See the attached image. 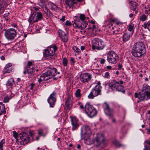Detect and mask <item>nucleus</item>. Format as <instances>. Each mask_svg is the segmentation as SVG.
<instances>
[{
  "mask_svg": "<svg viewBox=\"0 0 150 150\" xmlns=\"http://www.w3.org/2000/svg\"><path fill=\"white\" fill-rule=\"evenodd\" d=\"M4 20H5L6 21H8L9 18L8 17H7V15L6 14H4Z\"/></svg>",
  "mask_w": 150,
  "mask_h": 150,
  "instance_id": "52",
  "label": "nucleus"
},
{
  "mask_svg": "<svg viewBox=\"0 0 150 150\" xmlns=\"http://www.w3.org/2000/svg\"><path fill=\"white\" fill-rule=\"evenodd\" d=\"M27 72L29 78H32L34 76L35 69L34 65L32 62L30 61L28 62L26 70L23 72V74L24 75Z\"/></svg>",
  "mask_w": 150,
  "mask_h": 150,
  "instance_id": "9",
  "label": "nucleus"
},
{
  "mask_svg": "<svg viewBox=\"0 0 150 150\" xmlns=\"http://www.w3.org/2000/svg\"><path fill=\"white\" fill-rule=\"evenodd\" d=\"M118 59V55L114 51H111L108 52L107 55V60L110 64H116Z\"/></svg>",
  "mask_w": 150,
  "mask_h": 150,
  "instance_id": "10",
  "label": "nucleus"
},
{
  "mask_svg": "<svg viewBox=\"0 0 150 150\" xmlns=\"http://www.w3.org/2000/svg\"><path fill=\"white\" fill-rule=\"evenodd\" d=\"M50 8L52 10H56L57 9V6L54 4L51 3L50 5Z\"/></svg>",
  "mask_w": 150,
  "mask_h": 150,
  "instance_id": "38",
  "label": "nucleus"
},
{
  "mask_svg": "<svg viewBox=\"0 0 150 150\" xmlns=\"http://www.w3.org/2000/svg\"><path fill=\"white\" fill-rule=\"evenodd\" d=\"M92 48L93 50H101L104 49L105 44L102 40L98 38L94 39L92 41Z\"/></svg>",
  "mask_w": 150,
  "mask_h": 150,
  "instance_id": "8",
  "label": "nucleus"
},
{
  "mask_svg": "<svg viewBox=\"0 0 150 150\" xmlns=\"http://www.w3.org/2000/svg\"><path fill=\"white\" fill-rule=\"evenodd\" d=\"M144 150H150V141L146 142V144Z\"/></svg>",
  "mask_w": 150,
  "mask_h": 150,
  "instance_id": "29",
  "label": "nucleus"
},
{
  "mask_svg": "<svg viewBox=\"0 0 150 150\" xmlns=\"http://www.w3.org/2000/svg\"><path fill=\"white\" fill-rule=\"evenodd\" d=\"M71 97L70 96H68L65 103H69L71 102Z\"/></svg>",
  "mask_w": 150,
  "mask_h": 150,
  "instance_id": "46",
  "label": "nucleus"
},
{
  "mask_svg": "<svg viewBox=\"0 0 150 150\" xmlns=\"http://www.w3.org/2000/svg\"><path fill=\"white\" fill-rule=\"evenodd\" d=\"M145 29H147L150 32V20L147 22H145L142 25Z\"/></svg>",
  "mask_w": 150,
  "mask_h": 150,
  "instance_id": "26",
  "label": "nucleus"
},
{
  "mask_svg": "<svg viewBox=\"0 0 150 150\" xmlns=\"http://www.w3.org/2000/svg\"><path fill=\"white\" fill-rule=\"evenodd\" d=\"M123 82L122 80L117 81L115 80H113L108 84V86L113 91H118L122 92L123 93H125V91L124 89V87L122 85Z\"/></svg>",
  "mask_w": 150,
  "mask_h": 150,
  "instance_id": "6",
  "label": "nucleus"
},
{
  "mask_svg": "<svg viewBox=\"0 0 150 150\" xmlns=\"http://www.w3.org/2000/svg\"><path fill=\"white\" fill-rule=\"evenodd\" d=\"M123 24V23H122L119 22L115 21V23L114 24L116 25H117L120 26H121Z\"/></svg>",
  "mask_w": 150,
  "mask_h": 150,
  "instance_id": "47",
  "label": "nucleus"
},
{
  "mask_svg": "<svg viewBox=\"0 0 150 150\" xmlns=\"http://www.w3.org/2000/svg\"><path fill=\"white\" fill-rule=\"evenodd\" d=\"M1 105L3 106L4 105L3 104H0V115H1L3 112L2 110L1 109Z\"/></svg>",
  "mask_w": 150,
  "mask_h": 150,
  "instance_id": "51",
  "label": "nucleus"
},
{
  "mask_svg": "<svg viewBox=\"0 0 150 150\" xmlns=\"http://www.w3.org/2000/svg\"><path fill=\"white\" fill-rule=\"evenodd\" d=\"M65 16H63L62 17V18H61L60 19V20L61 21H65Z\"/></svg>",
  "mask_w": 150,
  "mask_h": 150,
  "instance_id": "54",
  "label": "nucleus"
},
{
  "mask_svg": "<svg viewBox=\"0 0 150 150\" xmlns=\"http://www.w3.org/2000/svg\"><path fill=\"white\" fill-rule=\"evenodd\" d=\"M134 96L138 103L150 99V86L146 84H144L142 91L139 93H135Z\"/></svg>",
  "mask_w": 150,
  "mask_h": 150,
  "instance_id": "1",
  "label": "nucleus"
},
{
  "mask_svg": "<svg viewBox=\"0 0 150 150\" xmlns=\"http://www.w3.org/2000/svg\"><path fill=\"white\" fill-rule=\"evenodd\" d=\"M0 58L2 60H4L5 59V57L4 56L2 55L1 56Z\"/></svg>",
  "mask_w": 150,
  "mask_h": 150,
  "instance_id": "58",
  "label": "nucleus"
},
{
  "mask_svg": "<svg viewBox=\"0 0 150 150\" xmlns=\"http://www.w3.org/2000/svg\"><path fill=\"white\" fill-rule=\"evenodd\" d=\"M57 49V47L56 46L52 45L48 47L45 51L44 56L45 58L49 59L51 63H53L54 62L53 55Z\"/></svg>",
  "mask_w": 150,
  "mask_h": 150,
  "instance_id": "7",
  "label": "nucleus"
},
{
  "mask_svg": "<svg viewBox=\"0 0 150 150\" xmlns=\"http://www.w3.org/2000/svg\"><path fill=\"white\" fill-rule=\"evenodd\" d=\"M131 36V33H129L127 32L124 33L122 36L123 41L125 42L129 40Z\"/></svg>",
  "mask_w": 150,
  "mask_h": 150,
  "instance_id": "25",
  "label": "nucleus"
},
{
  "mask_svg": "<svg viewBox=\"0 0 150 150\" xmlns=\"http://www.w3.org/2000/svg\"><path fill=\"white\" fill-rule=\"evenodd\" d=\"M96 28V26L95 25H93L92 28V30L93 31H94V30Z\"/></svg>",
  "mask_w": 150,
  "mask_h": 150,
  "instance_id": "59",
  "label": "nucleus"
},
{
  "mask_svg": "<svg viewBox=\"0 0 150 150\" xmlns=\"http://www.w3.org/2000/svg\"><path fill=\"white\" fill-rule=\"evenodd\" d=\"M5 36L8 40H12L16 37L17 33L16 30L13 28H10L5 30Z\"/></svg>",
  "mask_w": 150,
  "mask_h": 150,
  "instance_id": "14",
  "label": "nucleus"
},
{
  "mask_svg": "<svg viewBox=\"0 0 150 150\" xmlns=\"http://www.w3.org/2000/svg\"><path fill=\"white\" fill-rule=\"evenodd\" d=\"M81 90L79 89L76 91L75 93V95L77 98H79L81 96Z\"/></svg>",
  "mask_w": 150,
  "mask_h": 150,
  "instance_id": "28",
  "label": "nucleus"
},
{
  "mask_svg": "<svg viewBox=\"0 0 150 150\" xmlns=\"http://www.w3.org/2000/svg\"><path fill=\"white\" fill-rule=\"evenodd\" d=\"M112 143L117 146H120L121 145L119 142L116 139H114L113 140Z\"/></svg>",
  "mask_w": 150,
  "mask_h": 150,
  "instance_id": "32",
  "label": "nucleus"
},
{
  "mask_svg": "<svg viewBox=\"0 0 150 150\" xmlns=\"http://www.w3.org/2000/svg\"><path fill=\"white\" fill-rule=\"evenodd\" d=\"M34 85V84H33V83L31 84H30V88L31 90H33V88Z\"/></svg>",
  "mask_w": 150,
  "mask_h": 150,
  "instance_id": "55",
  "label": "nucleus"
},
{
  "mask_svg": "<svg viewBox=\"0 0 150 150\" xmlns=\"http://www.w3.org/2000/svg\"><path fill=\"white\" fill-rule=\"evenodd\" d=\"M146 52L145 45L141 42L134 43L132 50V54L134 57H140Z\"/></svg>",
  "mask_w": 150,
  "mask_h": 150,
  "instance_id": "2",
  "label": "nucleus"
},
{
  "mask_svg": "<svg viewBox=\"0 0 150 150\" xmlns=\"http://www.w3.org/2000/svg\"><path fill=\"white\" fill-rule=\"evenodd\" d=\"M62 64L64 67L67 66L68 64V60L66 58H64L62 60Z\"/></svg>",
  "mask_w": 150,
  "mask_h": 150,
  "instance_id": "30",
  "label": "nucleus"
},
{
  "mask_svg": "<svg viewBox=\"0 0 150 150\" xmlns=\"http://www.w3.org/2000/svg\"><path fill=\"white\" fill-rule=\"evenodd\" d=\"M91 78V75L88 73L81 74L80 80L83 82H86L88 81Z\"/></svg>",
  "mask_w": 150,
  "mask_h": 150,
  "instance_id": "19",
  "label": "nucleus"
},
{
  "mask_svg": "<svg viewBox=\"0 0 150 150\" xmlns=\"http://www.w3.org/2000/svg\"><path fill=\"white\" fill-rule=\"evenodd\" d=\"M38 134L40 136H43L45 137V134L43 133V130L42 129H39L38 130Z\"/></svg>",
  "mask_w": 150,
  "mask_h": 150,
  "instance_id": "34",
  "label": "nucleus"
},
{
  "mask_svg": "<svg viewBox=\"0 0 150 150\" xmlns=\"http://www.w3.org/2000/svg\"><path fill=\"white\" fill-rule=\"evenodd\" d=\"M71 22L69 21H67L65 22V25L67 26H70L71 25Z\"/></svg>",
  "mask_w": 150,
  "mask_h": 150,
  "instance_id": "48",
  "label": "nucleus"
},
{
  "mask_svg": "<svg viewBox=\"0 0 150 150\" xmlns=\"http://www.w3.org/2000/svg\"><path fill=\"white\" fill-rule=\"evenodd\" d=\"M112 122L113 123H115L116 122V120L115 118H113L111 119Z\"/></svg>",
  "mask_w": 150,
  "mask_h": 150,
  "instance_id": "53",
  "label": "nucleus"
},
{
  "mask_svg": "<svg viewBox=\"0 0 150 150\" xmlns=\"http://www.w3.org/2000/svg\"><path fill=\"white\" fill-rule=\"evenodd\" d=\"M100 84V82H98V85L96 86L95 87L92 89L88 96L89 98H93L94 97L101 94V86Z\"/></svg>",
  "mask_w": 150,
  "mask_h": 150,
  "instance_id": "13",
  "label": "nucleus"
},
{
  "mask_svg": "<svg viewBox=\"0 0 150 150\" xmlns=\"http://www.w3.org/2000/svg\"><path fill=\"white\" fill-rule=\"evenodd\" d=\"M43 18V15L40 12L34 11L30 16L28 21L30 23H34L41 20Z\"/></svg>",
  "mask_w": 150,
  "mask_h": 150,
  "instance_id": "11",
  "label": "nucleus"
},
{
  "mask_svg": "<svg viewBox=\"0 0 150 150\" xmlns=\"http://www.w3.org/2000/svg\"><path fill=\"white\" fill-rule=\"evenodd\" d=\"M5 142V140L3 139L0 142V149L3 150V144Z\"/></svg>",
  "mask_w": 150,
  "mask_h": 150,
  "instance_id": "36",
  "label": "nucleus"
},
{
  "mask_svg": "<svg viewBox=\"0 0 150 150\" xmlns=\"http://www.w3.org/2000/svg\"><path fill=\"white\" fill-rule=\"evenodd\" d=\"M114 28L113 27H112V29L111 30V32H112V33L113 34H117L118 32V30H117L116 31L114 30Z\"/></svg>",
  "mask_w": 150,
  "mask_h": 150,
  "instance_id": "43",
  "label": "nucleus"
},
{
  "mask_svg": "<svg viewBox=\"0 0 150 150\" xmlns=\"http://www.w3.org/2000/svg\"><path fill=\"white\" fill-rule=\"evenodd\" d=\"M147 18V16L145 14L142 15L140 18V20L142 21H145Z\"/></svg>",
  "mask_w": 150,
  "mask_h": 150,
  "instance_id": "40",
  "label": "nucleus"
},
{
  "mask_svg": "<svg viewBox=\"0 0 150 150\" xmlns=\"http://www.w3.org/2000/svg\"><path fill=\"white\" fill-rule=\"evenodd\" d=\"M80 48L81 50H82V51L84 50H85V47L84 46H81V47Z\"/></svg>",
  "mask_w": 150,
  "mask_h": 150,
  "instance_id": "57",
  "label": "nucleus"
},
{
  "mask_svg": "<svg viewBox=\"0 0 150 150\" xmlns=\"http://www.w3.org/2000/svg\"><path fill=\"white\" fill-rule=\"evenodd\" d=\"M14 82V81L13 79V78H10L6 82V85L7 86H9L10 87H11Z\"/></svg>",
  "mask_w": 150,
  "mask_h": 150,
  "instance_id": "27",
  "label": "nucleus"
},
{
  "mask_svg": "<svg viewBox=\"0 0 150 150\" xmlns=\"http://www.w3.org/2000/svg\"><path fill=\"white\" fill-rule=\"evenodd\" d=\"M105 113L106 115L110 117H112L114 115V112L112 109L110 108L108 104H105L103 105Z\"/></svg>",
  "mask_w": 150,
  "mask_h": 150,
  "instance_id": "18",
  "label": "nucleus"
},
{
  "mask_svg": "<svg viewBox=\"0 0 150 150\" xmlns=\"http://www.w3.org/2000/svg\"><path fill=\"white\" fill-rule=\"evenodd\" d=\"M112 68V67L111 66H108L106 67V69H108L110 70Z\"/></svg>",
  "mask_w": 150,
  "mask_h": 150,
  "instance_id": "56",
  "label": "nucleus"
},
{
  "mask_svg": "<svg viewBox=\"0 0 150 150\" xmlns=\"http://www.w3.org/2000/svg\"><path fill=\"white\" fill-rule=\"evenodd\" d=\"M93 140L94 144H97L98 146H99L100 144L103 143L105 138L102 134L98 133L97 134L96 137Z\"/></svg>",
  "mask_w": 150,
  "mask_h": 150,
  "instance_id": "17",
  "label": "nucleus"
},
{
  "mask_svg": "<svg viewBox=\"0 0 150 150\" xmlns=\"http://www.w3.org/2000/svg\"><path fill=\"white\" fill-rule=\"evenodd\" d=\"M39 5L41 7L44 8L46 10H47V8L45 5V4L42 1H41L39 3Z\"/></svg>",
  "mask_w": 150,
  "mask_h": 150,
  "instance_id": "37",
  "label": "nucleus"
},
{
  "mask_svg": "<svg viewBox=\"0 0 150 150\" xmlns=\"http://www.w3.org/2000/svg\"><path fill=\"white\" fill-rule=\"evenodd\" d=\"M133 16V14L132 13H131L129 15V16L130 18H132Z\"/></svg>",
  "mask_w": 150,
  "mask_h": 150,
  "instance_id": "64",
  "label": "nucleus"
},
{
  "mask_svg": "<svg viewBox=\"0 0 150 150\" xmlns=\"http://www.w3.org/2000/svg\"><path fill=\"white\" fill-rule=\"evenodd\" d=\"M64 108L66 109H70L72 106V104H65Z\"/></svg>",
  "mask_w": 150,
  "mask_h": 150,
  "instance_id": "41",
  "label": "nucleus"
},
{
  "mask_svg": "<svg viewBox=\"0 0 150 150\" xmlns=\"http://www.w3.org/2000/svg\"><path fill=\"white\" fill-rule=\"evenodd\" d=\"M71 123L72 125L71 130L74 131L76 130L79 126L78 119L75 117H71Z\"/></svg>",
  "mask_w": 150,
  "mask_h": 150,
  "instance_id": "16",
  "label": "nucleus"
},
{
  "mask_svg": "<svg viewBox=\"0 0 150 150\" xmlns=\"http://www.w3.org/2000/svg\"><path fill=\"white\" fill-rule=\"evenodd\" d=\"M145 8L146 9L145 13L146 14H149L150 13V2L148 6H145Z\"/></svg>",
  "mask_w": 150,
  "mask_h": 150,
  "instance_id": "31",
  "label": "nucleus"
},
{
  "mask_svg": "<svg viewBox=\"0 0 150 150\" xmlns=\"http://www.w3.org/2000/svg\"><path fill=\"white\" fill-rule=\"evenodd\" d=\"M12 64L10 63L7 64L3 69V73L4 74L6 73H10L13 71V70L11 68Z\"/></svg>",
  "mask_w": 150,
  "mask_h": 150,
  "instance_id": "22",
  "label": "nucleus"
},
{
  "mask_svg": "<svg viewBox=\"0 0 150 150\" xmlns=\"http://www.w3.org/2000/svg\"><path fill=\"white\" fill-rule=\"evenodd\" d=\"M84 109L86 113L90 117H93L97 114V111L95 108L90 104H86L85 105Z\"/></svg>",
  "mask_w": 150,
  "mask_h": 150,
  "instance_id": "12",
  "label": "nucleus"
},
{
  "mask_svg": "<svg viewBox=\"0 0 150 150\" xmlns=\"http://www.w3.org/2000/svg\"><path fill=\"white\" fill-rule=\"evenodd\" d=\"M118 68L119 69H120L122 67V64H119L118 65Z\"/></svg>",
  "mask_w": 150,
  "mask_h": 150,
  "instance_id": "60",
  "label": "nucleus"
},
{
  "mask_svg": "<svg viewBox=\"0 0 150 150\" xmlns=\"http://www.w3.org/2000/svg\"><path fill=\"white\" fill-rule=\"evenodd\" d=\"M30 138L28 137L27 133L22 132L20 134L19 138H18V142L21 144H25L29 141Z\"/></svg>",
  "mask_w": 150,
  "mask_h": 150,
  "instance_id": "15",
  "label": "nucleus"
},
{
  "mask_svg": "<svg viewBox=\"0 0 150 150\" xmlns=\"http://www.w3.org/2000/svg\"><path fill=\"white\" fill-rule=\"evenodd\" d=\"M56 93L53 92L51 94L47 99V102L48 103H55L56 101Z\"/></svg>",
  "mask_w": 150,
  "mask_h": 150,
  "instance_id": "20",
  "label": "nucleus"
},
{
  "mask_svg": "<svg viewBox=\"0 0 150 150\" xmlns=\"http://www.w3.org/2000/svg\"><path fill=\"white\" fill-rule=\"evenodd\" d=\"M91 23L93 25H94V24H95V21H91Z\"/></svg>",
  "mask_w": 150,
  "mask_h": 150,
  "instance_id": "62",
  "label": "nucleus"
},
{
  "mask_svg": "<svg viewBox=\"0 0 150 150\" xmlns=\"http://www.w3.org/2000/svg\"><path fill=\"white\" fill-rule=\"evenodd\" d=\"M2 3L1 1H0V11H1V12H2L3 11L4 8V5Z\"/></svg>",
  "mask_w": 150,
  "mask_h": 150,
  "instance_id": "45",
  "label": "nucleus"
},
{
  "mask_svg": "<svg viewBox=\"0 0 150 150\" xmlns=\"http://www.w3.org/2000/svg\"><path fill=\"white\" fill-rule=\"evenodd\" d=\"M92 132L90 127L88 126L83 127L81 129V138L86 144L90 145L94 144V140L91 141L90 137Z\"/></svg>",
  "mask_w": 150,
  "mask_h": 150,
  "instance_id": "3",
  "label": "nucleus"
},
{
  "mask_svg": "<svg viewBox=\"0 0 150 150\" xmlns=\"http://www.w3.org/2000/svg\"><path fill=\"white\" fill-rule=\"evenodd\" d=\"M105 61L106 60L104 59H101L100 61V63L101 64H104Z\"/></svg>",
  "mask_w": 150,
  "mask_h": 150,
  "instance_id": "50",
  "label": "nucleus"
},
{
  "mask_svg": "<svg viewBox=\"0 0 150 150\" xmlns=\"http://www.w3.org/2000/svg\"><path fill=\"white\" fill-rule=\"evenodd\" d=\"M54 104H50V106L51 107H53L54 106Z\"/></svg>",
  "mask_w": 150,
  "mask_h": 150,
  "instance_id": "63",
  "label": "nucleus"
},
{
  "mask_svg": "<svg viewBox=\"0 0 150 150\" xmlns=\"http://www.w3.org/2000/svg\"><path fill=\"white\" fill-rule=\"evenodd\" d=\"M134 26V24L132 23L129 24L128 26V30L129 31H133Z\"/></svg>",
  "mask_w": 150,
  "mask_h": 150,
  "instance_id": "33",
  "label": "nucleus"
},
{
  "mask_svg": "<svg viewBox=\"0 0 150 150\" xmlns=\"http://www.w3.org/2000/svg\"><path fill=\"white\" fill-rule=\"evenodd\" d=\"M8 94H7V96L4 98V103H8L9 101L12 98V97L13 96V95L10 92H8Z\"/></svg>",
  "mask_w": 150,
  "mask_h": 150,
  "instance_id": "24",
  "label": "nucleus"
},
{
  "mask_svg": "<svg viewBox=\"0 0 150 150\" xmlns=\"http://www.w3.org/2000/svg\"><path fill=\"white\" fill-rule=\"evenodd\" d=\"M70 61L71 62L72 65H74L75 62L74 59L71 57L70 58Z\"/></svg>",
  "mask_w": 150,
  "mask_h": 150,
  "instance_id": "49",
  "label": "nucleus"
},
{
  "mask_svg": "<svg viewBox=\"0 0 150 150\" xmlns=\"http://www.w3.org/2000/svg\"><path fill=\"white\" fill-rule=\"evenodd\" d=\"M137 8V3L135 2H133L132 4L131 7L132 10H135Z\"/></svg>",
  "mask_w": 150,
  "mask_h": 150,
  "instance_id": "39",
  "label": "nucleus"
},
{
  "mask_svg": "<svg viewBox=\"0 0 150 150\" xmlns=\"http://www.w3.org/2000/svg\"><path fill=\"white\" fill-rule=\"evenodd\" d=\"M103 77L107 79L109 78L110 77V75L109 73L108 72H105L104 74Z\"/></svg>",
  "mask_w": 150,
  "mask_h": 150,
  "instance_id": "42",
  "label": "nucleus"
},
{
  "mask_svg": "<svg viewBox=\"0 0 150 150\" xmlns=\"http://www.w3.org/2000/svg\"><path fill=\"white\" fill-rule=\"evenodd\" d=\"M88 21V18L81 14L79 16V19L74 20L73 26L76 28L83 30L87 27Z\"/></svg>",
  "mask_w": 150,
  "mask_h": 150,
  "instance_id": "4",
  "label": "nucleus"
},
{
  "mask_svg": "<svg viewBox=\"0 0 150 150\" xmlns=\"http://www.w3.org/2000/svg\"><path fill=\"white\" fill-rule=\"evenodd\" d=\"M29 134L30 136H32L33 135V132L30 131L29 132Z\"/></svg>",
  "mask_w": 150,
  "mask_h": 150,
  "instance_id": "61",
  "label": "nucleus"
},
{
  "mask_svg": "<svg viewBox=\"0 0 150 150\" xmlns=\"http://www.w3.org/2000/svg\"><path fill=\"white\" fill-rule=\"evenodd\" d=\"M65 3L67 7L70 8L71 6L76 3V0H66Z\"/></svg>",
  "mask_w": 150,
  "mask_h": 150,
  "instance_id": "23",
  "label": "nucleus"
},
{
  "mask_svg": "<svg viewBox=\"0 0 150 150\" xmlns=\"http://www.w3.org/2000/svg\"><path fill=\"white\" fill-rule=\"evenodd\" d=\"M57 69L52 67H50L47 71L43 73L38 79V81L39 83L44 81H47L51 78V76H54L57 74H59V72H57Z\"/></svg>",
  "mask_w": 150,
  "mask_h": 150,
  "instance_id": "5",
  "label": "nucleus"
},
{
  "mask_svg": "<svg viewBox=\"0 0 150 150\" xmlns=\"http://www.w3.org/2000/svg\"><path fill=\"white\" fill-rule=\"evenodd\" d=\"M13 136L16 139L18 137V139L19 138L20 135L18 136V134L15 131H13Z\"/></svg>",
  "mask_w": 150,
  "mask_h": 150,
  "instance_id": "44",
  "label": "nucleus"
},
{
  "mask_svg": "<svg viewBox=\"0 0 150 150\" xmlns=\"http://www.w3.org/2000/svg\"><path fill=\"white\" fill-rule=\"evenodd\" d=\"M58 33L60 38H61L62 40L64 42H67L68 40V38L65 33L63 31L60 30H59Z\"/></svg>",
  "mask_w": 150,
  "mask_h": 150,
  "instance_id": "21",
  "label": "nucleus"
},
{
  "mask_svg": "<svg viewBox=\"0 0 150 150\" xmlns=\"http://www.w3.org/2000/svg\"><path fill=\"white\" fill-rule=\"evenodd\" d=\"M72 48L75 52H76L78 53H80V50L76 46H73Z\"/></svg>",
  "mask_w": 150,
  "mask_h": 150,
  "instance_id": "35",
  "label": "nucleus"
}]
</instances>
